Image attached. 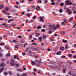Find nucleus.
I'll list each match as a JSON object with an SVG mask.
<instances>
[{"instance_id": "obj_7", "label": "nucleus", "mask_w": 76, "mask_h": 76, "mask_svg": "<svg viewBox=\"0 0 76 76\" xmlns=\"http://www.w3.org/2000/svg\"><path fill=\"white\" fill-rule=\"evenodd\" d=\"M0 57H4L3 54L1 53V52L0 53Z\"/></svg>"}, {"instance_id": "obj_50", "label": "nucleus", "mask_w": 76, "mask_h": 76, "mask_svg": "<svg viewBox=\"0 0 76 76\" xmlns=\"http://www.w3.org/2000/svg\"><path fill=\"white\" fill-rule=\"evenodd\" d=\"M52 33V31H50L49 32V34H51Z\"/></svg>"}, {"instance_id": "obj_57", "label": "nucleus", "mask_w": 76, "mask_h": 76, "mask_svg": "<svg viewBox=\"0 0 76 76\" xmlns=\"http://www.w3.org/2000/svg\"><path fill=\"white\" fill-rule=\"evenodd\" d=\"M19 72H23V70L22 69H19Z\"/></svg>"}, {"instance_id": "obj_58", "label": "nucleus", "mask_w": 76, "mask_h": 76, "mask_svg": "<svg viewBox=\"0 0 76 76\" xmlns=\"http://www.w3.org/2000/svg\"><path fill=\"white\" fill-rule=\"evenodd\" d=\"M6 14L7 15H10V13H6Z\"/></svg>"}, {"instance_id": "obj_37", "label": "nucleus", "mask_w": 76, "mask_h": 76, "mask_svg": "<svg viewBox=\"0 0 76 76\" xmlns=\"http://www.w3.org/2000/svg\"><path fill=\"white\" fill-rule=\"evenodd\" d=\"M55 4V2H53L51 3V5H54Z\"/></svg>"}, {"instance_id": "obj_42", "label": "nucleus", "mask_w": 76, "mask_h": 76, "mask_svg": "<svg viewBox=\"0 0 76 76\" xmlns=\"http://www.w3.org/2000/svg\"><path fill=\"white\" fill-rule=\"evenodd\" d=\"M33 70L34 72H36V71H37V69L34 68L33 69Z\"/></svg>"}, {"instance_id": "obj_31", "label": "nucleus", "mask_w": 76, "mask_h": 76, "mask_svg": "<svg viewBox=\"0 0 76 76\" xmlns=\"http://www.w3.org/2000/svg\"><path fill=\"white\" fill-rule=\"evenodd\" d=\"M2 12H3V13L4 14L6 12V11L5 10H3Z\"/></svg>"}, {"instance_id": "obj_44", "label": "nucleus", "mask_w": 76, "mask_h": 76, "mask_svg": "<svg viewBox=\"0 0 76 76\" xmlns=\"http://www.w3.org/2000/svg\"><path fill=\"white\" fill-rule=\"evenodd\" d=\"M5 48L7 50H9V48L8 47H5Z\"/></svg>"}, {"instance_id": "obj_13", "label": "nucleus", "mask_w": 76, "mask_h": 76, "mask_svg": "<svg viewBox=\"0 0 76 76\" xmlns=\"http://www.w3.org/2000/svg\"><path fill=\"white\" fill-rule=\"evenodd\" d=\"M9 10V8L7 7H6L5 8V10L6 11V12H7V11H8Z\"/></svg>"}, {"instance_id": "obj_30", "label": "nucleus", "mask_w": 76, "mask_h": 76, "mask_svg": "<svg viewBox=\"0 0 76 76\" xmlns=\"http://www.w3.org/2000/svg\"><path fill=\"white\" fill-rule=\"evenodd\" d=\"M45 2H44V4H45L46 3H47V2H48V1L47 0H45Z\"/></svg>"}, {"instance_id": "obj_14", "label": "nucleus", "mask_w": 76, "mask_h": 76, "mask_svg": "<svg viewBox=\"0 0 76 76\" xmlns=\"http://www.w3.org/2000/svg\"><path fill=\"white\" fill-rule=\"evenodd\" d=\"M40 35V33H37L36 36V37H39V35Z\"/></svg>"}, {"instance_id": "obj_20", "label": "nucleus", "mask_w": 76, "mask_h": 76, "mask_svg": "<svg viewBox=\"0 0 76 76\" xmlns=\"http://www.w3.org/2000/svg\"><path fill=\"white\" fill-rule=\"evenodd\" d=\"M36 9H37V10H39V9H40V7H39V6L37 7V8H36Z\"/></svg>"}, {"instance_id": "obj_25", "label": "nucleus", "mask_w": 76, "mask_h": 76, "mask_svg": "<svg viewBox=\"0 0 76 76\" xmlns=\"http://www.w3.org/2000/svg\"><path fill=\"white\" fill-rule=\"evenodd\" d=\"M9 74H10V75H13L12 72L10 71H9Z\"/></svg>"}, {"instance_id": "obj_33", "label": "nucleus", "mask_w": 76, "mask_h": 76, "mask_svg": "<svg viewBox=\"0 0 76 76\" xmlns=\"http://www.w3.org/2000/svg\"><path fill=\"white\" fill-rule=\"evenodd\" d=\"M60 5L61 6H64V3H61L60 4Z\"/></svg>"}, {"instance_id": "obj_59", "label": "nucleus", "mask_w": 76, "mask_h": 76, "mask_svg": "<svg viewBox=\"0 0 76 76\" xmlns=\"http://www.w3.org/2000/svg\"><path fill=\"white\" fill-rule=\"evenodd\" d=\"M25 52L23 53V55L25 56Z\"/></svg>"}, {"instance_id": "obj_45", "label": "nucleus", "mask_w": 76, "mask_h": 76, "mask_svg": "<svg viewBox=\"0 0 76 76\" xmlns=\"http://www.w3.org/2000/svg\"><path fill=\"white\" fill-rule=\"evenodd\" d=\"M43 38H44V39H46V37L45 35H43Z\"/></svg>"}, {"instance_id": "obj_19", "label": "nucleus", "mask_w": 76, "mask_h": 76, "mask_svg": "<svg viewBox=\"0 0 76 76\" xmlns=\"http://www.w3.org/2000/svg\"><path fill=\"white\" fill-rule=\"evenodd\" d=\"M4 75H5V76H7V75H8V73L6 72H4Z\"/></svg>"}, {"instance_id": "obj_43", "label": "nucleus", "mask_w": 76, "mask_h": 76, "mask_svg": "<svg viewBox=\"0 0 76 76\" xmlns=\"http://www.w3.org/2000/svg\"><path fill=\"white\" fill-rule=\"evenodd\" d=\"M69 14H70V15H71V14H72V11H69Z\"/></svg>"}, {"instance_id": "obj_61", "label": "nucleus", "mask_w": 76, "mask_h": 76, "mask_svg": "<svg viewBox=\"0 0 76 76\" xmlns=\"http://www.w3.org/2000/svg\"><path fill=\"white\" fill-rule=\"evenodd\" d=\"M32 7H33V8L34 9V10L35 9V6H32Z\"/></svg>"}, {"instance_id": "obj_39", "label": "nucleus", "mask_w": 76, "mask_h": 76, "mask_svg": "<svg viewBox=\"0 0 76 76\" xmlns=\"http://www.w3.org/2000/svg\"><path fill=\"white\" fill-rule=\"evenodd\" d=\"M41 28V27L40 26H39L37 27V29H40Z\"/></svg>"}, {"instance_id": "obj_47", "label": "nucleus", "mask_w": 76, "mask_h": 76, "mask_svg": "<svg viewBox=\"0 0 76 76\" xmlns=\"http://www.w3.org/2000/svg\"><path fill=\"white\" fill-rule=\"evenodd\" d=\"M4 45V44L3 43H0V45H1V46H3V45Z\"/></svg>"}, {"instance_id": "obj_34", "label": "nucleus", "mask_w": 76, "mask_h": 76, "mask_svg": "<svg viewBox=\"0 0 76 76\" xmlns=\"http://www.w3.org/2000/svg\"><path fill=\"white\" fill-rule=\"evenodd\" d=\"M36 16H33V20H34L35 19H36Z\"/></svg>"}, {"instance_id": "obj_62", "label": "nucleus", "mask_w": 76, "mask_h": 76, "mask_svg": "<svg viewBox=\"0 0 76 76\" xmlns=\"http://www.w3.org/2000/svg\"><path fill=\"white\" fill-rule=\"evenodd\" d=\"M2 25H3V26H4V25H6V23H2Z\"/></svg>"}, {"instance_id": "obj_49", "label": "nucleus", "mask_w": 76, "mask_h": 76, "mask_svg": "<svg viewBox=\"0 0 76 76\" xmlns=\"http://www.w3.org/2000/svg\"><path fill=\"white\" fill-rule=\"evenodd\" d=\"M18 46H15V48H18Z\"/></svg>"}, {"instance_id": "obj_17", "label": "nucleus", "mask_w": 76, "mask_h": 76, "mask_svg": "<svg viewBox=\"0 0 76 76\" xmlns=\"http://www.w3.org/2000/svg\"><path fill=\"white\" fill-rule=\"evenodd\" d=\"M57 55H60L61 54V51H59L57 53Z\"/></svg>"}, {"instance_id": "obj_6", "label": "nucleus", "mask_w": 76, "mask_h": 76, "mask_svg": "<svg viewBox=\"0 0 76 76\" xmlns=\"http://www.w3.org/2000/svg\"><path fill=\"white\" fill-rule=\"evenodd\" d=\"M31 64L32 65H35L36 64V63L34 61H32L31 62Z\"/></svg>"}, {"instance_id": "obj_55", "label": "nucleus", "mask_w": 76, "mask_h": 76, "mask_svg": "<svg viewBox=\"0 0 76 76\" xmlns=\"http://www.w3.org/2000/svg\"><path fill=\"white\" fill-rule=\"evenodd\" d=\"M24 13H25V12H21V14H22V15H24Z\"/></svg>"}, {"instance_id": "obj_63", "label": "nucleus", "mask_w": 76, "mask_h": 76, "mask_svg": "<svg viewBox=\"0 0 76 76\" xmlns=\"http://www.w3.org/2000/svg\"><path fill=\"white\" fill-rule=\"evenodd\" d=\"M27 32H29V31H31V29H30V30L28 29L27 30Z\"/></svg>"}, {"instance_id": "obj_15", "label": "nucleus", "mask_w": 76, "mask_h": 76, "mask_svg": "<svg viewBox=\"0 0 76 76\" xmlns=\"http://www.w3.org/2000/svg\"><path fill=\"white\" fill-rule=\"evenodd\" d=\"M62 42H64V43H66L67 42V40L64 39H63Z\"/></svg>"}, {"instance_id": "obj_41", "label": "nucleus", "mask_w": 76, "mask_h": 76, "mask_svg": "<svg viewBox=\"0 0 76 76\" xmlns=\"http://www.w3.org/2000/svg\"><path fill=\"white\" fill-rule=\"evenodd\" d=\"M68 57H72V54H69L68 55Z\"/></svg>"}, {"instance_id": "obj_29", "label": "nucleus", "mask_w": 76, "mask_h": 76, "mask_svg": "<svg viewBox=\"0 0 76 76\" xmlns=\"http://www.w3.org/2000/svg\"><path fill=\"white\" fill-rule=\"evenodd\" d=\"M27 16L28 17H30L31 16V15H30V14L28 13L27 14Z\"/></svg>"}, {"instance_id": "obj_26", "label": "nucleus", "mask_w": 76, "mask_h": 76, "mask_svg": "<svg viewBox=\"0 0 76 76\" xmlns=\"http://www.w3.org/2000/svg\"><path fill=\"white\" fill-rule=\"evenodd\" d=\"M10 53H7V57H10Z\"/></svg>"}, {"instance_id": "obj_21", "label": "nucleus", "mask_w": 76, "mask_h": 76, "mask_svg": "<svg viewBox=\"0 0 76 76\" xmlns=\"http://www.w3.org/2000/svg\"><path fill=\"white\" fill-rule=\"evenodd\" d=\"M43 17H40V21L41 22V21H42V20H43Z\"/></svg>"}, {"instance_id": "obj_64", "label": "nucleus", "mask_w": 76, "mask_h": 76, "mask_svg": "<svg viewBox=\"0 0 76 76\" xmlns=\"http://www.w3.org/2000/svg\"><path fill=\"white\" fill-rule=\"evenodd\" d=\"M73 58H76V55H75L74 56H73Z\"/></svg>"}, {"instance_id": "obj_23", "label": "nucleus", "mask_w": 76, "mask_h": 76, "mask_svg": "<svg viewBox=\"0 0 76 76\" xmlns=\"http://www.w3.org/2000/svg\"><path fill=\"white\" fill-rule=\"evenodd\" d=\"M4 6L3 5H0V9H2L3 7Z\"/></svg>"}, {"instance_id": "obj_56", "label": "nucleus", "mask_w": 76, "mask_h": 76, "mask_svg": "<svg viewBox=\"0 0 76 76\" xmlns=\"http://www.w3.org/2000/svg\"><path fill=\"white\" fill-rule=\"evenodd\" d=\"M76 13V11L75 10H74V11L73 12V13L74 14H75Z\"/></svg>"}, {"instance_id": "obj_1", "label": "nucleus", "mask_w": 76, "mask_h": 76, "mask_svg": "<svg viewBox=\"0 0 76 76\" xmlns=\"http://www.w3.org/2000/svg\"><path fill=\"white\" fill-rule=\"evenodd\" d=\"M59 25L57 24L56 26L55 24H53L52 28L54 29V30H56L57 28H58L59 27Z\"/></svg>"}, {"instance_id": "obj_8", "label": "nucleus", "mask_w": 76, "mask_h": 76, "mask_svg": "<svg viewBox=\"0 0 76 76\" xmlns=\"http://www.w3.org/2000/svg\"><path fill=\"white\" fill-rule=\"evenodd\" d=\"M67 5H69L70 6V5H72V1H70L67 4Z\"/></svg>"}, {"instance_id": "obj_24", "label": "nucleus", "mask_w": 76, "mask_h": 76, "mask_svg": "<svg viewBox=\"0 0 76 76\" xmlns=\"http://www.w3.org/2000/svg\"><path fill=\"white\" fill-rule=\"evenodd\" d=\"M69 1H70L69 0H66L65 1L66 3H67V4H68V3H69Z\"/></svg>"}, {"instance_id": "obj_22", "label": "nucleus", "mask_w": 76, "mask_h": 76, "mask_svg": "<svg viewBox=\"0 0 76 76\" xmlns=\"http://www.w3.org/2000/svg\"><path fill=\"white\" fill-rule=\"evenodd\" d=\"M59 11L60 13H62L63 12V10L61 9L59 10Z\"/></svg>"}, {"instance_id": "obj_53", "label": "nucleus", "mask_w": 76, "mask_h": 76, "mask_svg": "<svg viewBox=\"0 0 76 76\" xmlns=\"http://www.w3.org/2000/svg\"><path fill=\"white\" fill-rule=\"evenodd\" d=\"M17 57V56H15L14 57V59H16V58Z\"/></svg>"}, {"instance_id": "obj_40", "label": "nucleus", "mask_w": 76, "mask_h": 76, "mask_svg": "<svg viewBox=\"0 0 76 76\" xmlns=\"http://www.w3.org/2000/svg\"><path fill=\"white\" fill-rule=\"evenodd\" d=\"M13 42H14V43H15V42H16V40L15 39H13Z\"/></svg>"}, {"instance_id": "obj_48", "label": "nucleus", "mask_w": 76, "mask_h": 76, "mask_svg": "<svg viewBox=\"0 0 76 76\" xmlns=\"http://www.w3.org/2000/svg\"><path fill=\"white\" fill-rule=\"evenodd\" d=\"M65 25V23H64L63 22H62L61 23V25Z\"/></svg>"}, {"instance_id": "obj_3", "label": "nucleus", "mask_w": 76, "mask_h": 76, "mask_svg": "<svg viewBox=\"0 0 76 76\" xmlns=\"http://www.w3.org/2000/svg\"><path fill=\"white\" fill-rule=\"evenodd\" d=\"M10 64L11 66H14L15 65V63L13 62H11Z\"/></svg>"}, {"instance_id": "obj_10", "label": "nucleus", "mask_w": 76, "mask_h": 76, "mask_svg": "<svg viewBox=\"0 0 76 76\" xmlns=\"http://www.w3.org/2000/svg\"><path fill=\"white\" fill-rule=\"evenodd\" d=\"M4 70V68L2 67L1 69H0V73H1L3 72V71Z\"/></svg>"}, {"instance_id": "obj_11", "label": "nucleus", "mask_w": 76, "mask_h": 76, "mask_svg": "<svg viewBox=\"0 0 76 76\" xmlns=\"http://www.w3.org/2000/svg\"><path fill=\"white\" fill-rule=\"evenodd\" d=\"M61 50H64V47H61L60 48Z\"/></svg>"}, {"instance_id": "obj_32", "label": "nucleus", "mask_w": 76, "mask_h": 76, "mask_svg": "<svg viewBox=\"0 0 76 76\" xmlns=\"http://www.w3.org/2000/svg\"><path fill=\"white\" fill-rule=\"evenodd\" d=\"M30 56H31V57H36V55H31Z\"/></svg>"}, {"instance_id": "obj_51", "label": "nucleus", "mask_w": 76, "mask_h": 76, "mask_svg": "<svg viewBox=\"0 0 76 76\" xmlns=\"http://www.w3.org/2000/svg\"><path fill=\"white\" fill-rule=\"evenodd\" d=\"M63 71L64 73H66V69H63Z\"/></svg>"}, {"instance_id": "obj_28", "label": "nucleus", "mask_w": 76, "mask_h": 76, "mask_svg": "<svg viewBox=\"0 0 76 76\" xmlns=\"http://www.w3.org/2000/svg\"><path fill=\"white\" fill-rule=\"evenodd\" d=\"M53 25H49V27H50V28H53Z\"/></svg>"}, {"instance_id": "obj_5", "label": "nucleus", "mask_w": 76, "mask_h": 76, "mask_svg": "<svg viewBox=\"0 0 76 76\" xmlns=\"http://www.w3.org/2000/svg\"><path fill=\"white\" fill-rule=\"evenodd\" d=\"M43 38L42 37H39L38 38V39L40 40V41H42Z\"/></svg>"}, {"instance_id": "obj_4", "label": "nucleus", "mask_w": 76, "mask_h": 76, "mask_svg": "<svg viewBox=\"0 0 76 76\" xmlns=\"http://www.w3.org/2000/svg\"><path fill=\"white\" fill-rule=\"evenodd\" d=\"M50 69H56L57 68V67L54 66H50Z\"/></svg>"}, {"instance_id": "obj_27", "label": "nucleus", "mask_w": 76, "mask_h": 76, "mask_svg": "<svg viewBox=\"0 0 76 76\" xmlns=\"http://www.w3.org/2000/svg\"><path fill=\"white\" fill-rule=\"evenodd\" d=\"M15 66L16 67H18V66H19V65L18 64H15Z\"/></svg>"}, {"instance_id": "obj_46", "label": "nucleus", "mask_w": 76, "mask_h": 76, "mask_svg": "<svg viewBox=\"0 0 76 76\" xmlns=\"http://www.w3.org/2000/svg\"><path fill=\"white\" fill-rule=\"evenodd\" d=\"M15 26V24H13V23H12L11 24V26Z\"/></svg>"}, {"instance_id": "obj_35", "label": "nucleus", "mask_w": 76, "mask_h": 76, "mask_svg": "<svg viewBox=\"0 0 76 76\" xmlns=\"http://www.w3.org/2000/svg\"><path fill=\"white\" fill-rule=\"evenodd\" d=\"M38 2L40 3H42V1H41V0H39L38 1Z\"/></svg>"}, {"instance_id": "obj_38", "label": "nucleus", "mask_w": 76, "mask_h": 76, "mask_svg": "<svg viewBox=\"0 0 76 76\" xmlns=\"http://www.w3.org/2000/svg\"><path fill=\"white\" fill-rule=\"evenodd\" d=\"M41 31L43 32H45V30L44 29H42L41 30Z\"/></svg>"}, {"instance_id": "obj_9", "label": "nucleus", "mask_w": 76, "mask_h": 76, "mask_svg": "<svg viewBox=\"0 0 76 76\" xmlns=\"http://www.w3.org/2000/svg\"><path fill=\"white\" fill-rule=\"evenodd\" d=\"M20 76H28V75L25 73L23 74Z\"/></svg>"}, {"instance_id": "obj_18", "label": "nucleus", "mask_w": 76, "mask_h": 76, "mask_svg": "<svg viewBox=\"0 0 76 76\" xmlns=\"http://www.w3.org/2000/svg\"><path fill=\"white\" fill-rule=\"evenodd\" d=\"M66 34V32L64 31H62V35H64Z\"/></svg>"}, {"instance_id": "obj_16", "label": "nucleus", "mask_w": 76, "mask_h": 76, "mask_svg": "<svg viewBox=\"0 0 76 76\" xmlns=\"http://www.w3.org/2000/svg\"><path fill=\"white\" fill-rule=\"evenodd\" d=\"M73 20V18L72 17L69 19V22H72Z\"/></svg>"}, {"instance_id": "obj_2", "label": "nucleus", "mask_w": 76, "mask_h": 76, "mask_svg": "<svg viewBox=\"0 0 76 76\" xmlns=\"http://www.w3.org/2000/svg\"><path fill=\"white\" fill-rule=\"evenodd\" d=\"M0 66L1 67H3V66L5 67L6 66V64H5V63H4V62H2L1 63V64H0Z\"/></svg>"}, {"instance_id": "obj_52", "label": "nucleus", "mask_w": 76, "mask_h": 76, "mask_svg": "<svg viewBox=\"0 0 76 76\" xmlns=\"http://www.w3.org/2000/svg\"><path fill=\"white\" fill-rule=\"evenodd\" d=\"M23 68L24 70H26V67H25L24 66H23Z\"/></svg>"}, {"instance_id": "obj_12", "label": "nucleus", "mask_w": 76, "mask_h": 76, "mask_svg": "<svg viewBox=\"0 0 76 76\" xmlns=\"http://www.w3.org/2000/svg\"><path fill=\"white\" fill-rule=\"evenodd\" d=\"M13 19H11L10 20H9L8 21V22L9 23H10L11 22H12V21H13Z\"/></svg>"}, {"instance_id": "obj_36", "label": "nucleus", "mask_w": 76, "mask_h": 76, "mask_svg": "<svg viewBox=\"0 0 76 76\" xmlns=\"http://www.w3.org/2000/svg\"><path fill=\"white\" fill-rule=\"evenodd\" d=\"M50 41L51 42H52V41H54V40L53 39V38H51Z\"/></svg>"}, {"instance_id": "obj_54", "label": "nucleus", "mask_w": 76, "mask_h": 76, "mask_svg": "<svg viewBox=\"0 0 76 76\" xmlns=\"http://www.w3.org/2000/svg\"><path fill=\"white\" fill-rule=\"evenodd\" d=\"M75 53V51H72V54H73V53Z\"/></svg>"}, {"instance_id": "obj_60", "label": "nucleus", "mask_w": 76, "mask_h": 76, "mask_svg": "<svg viewBox=\"0 0 76 76\" xmlns=\"http://www.w3.org/2000/svg\"><path fill=\"white\" fill-rule=\"evenodd\" d=\"M16 58L17 60H19V58L18 56H17Z\"/></svg>"}]
</instances>
